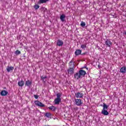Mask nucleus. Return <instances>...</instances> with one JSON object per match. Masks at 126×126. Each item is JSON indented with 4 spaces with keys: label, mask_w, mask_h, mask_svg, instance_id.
<instances>
[{
    "label": "nucleus",
    "mask_w": 126,
    "mask_h": 126,
    "mask_svg": "<svg viewBox=\"0 0 126 126\" xmlns=\"http://www.w3.org/2000/svg\"><path fill=\"white\" fill-rule=\"evenodd\" d=\"M32 84V82L30 81L29 80H27L25 82L26 86H28L29 87H30Z\"/></svg>",
    "instance_id": "obj_17"
},
{
    "label": "nucleus",
    "mask_w": 126,
    "mask_h": 126,
    "mask_svg": "<svg viewBox=\"0 0 126 126\" xmlns=\"http://www.w3.org/2000/svg\"><path fill=\"white\" fill-rule=\"evenodd\" d=\"M69 65L70 68H75V67H74V62L72 60H71L69 63Z\"/></svg>",
    "instance_id": "obj_10"
},
{
    "label": "nucleus",
    "mask_w": 126,
    "mask_h": 126,
    "mask_svg": "<svg viewBox=\"0 0 126 126\" xmlns=\"http://www.w3.org/2000/svg\"><path fill=\"white\" fill-rule=\"evenodd\" d=\"M60 102H62V98H55L54 103L55 105H60Z\"/></svg>",
    "instance_id": "obj_5"
},
{
    "label": "nucleus",
    "mask_w": 126,
    "mask_h": 126,
    "mask_svg": "<svg viewBox=\"0 0 126 126\" xmlns=\"http://www.w3.org/2000/svg\"><path fill=\"white\" fill-rule=\"evenodd\" d=\"M34 98H35V99H38V95H34Z\"/></svg>",
    "instance_id": "obj_28"
},
{
    "label": "nucleus",
    "mask_w": 126,
    "mask_h": 126,
    "mask_svg": "<svg viewBox=\"0 0 126 126\" xmlns=\"http://www.w3.org/2000/svg\"><path fill=\"white\" fill-rule=\"evenodd\" d=\"M67 72L68 74H73L74 72V68H69V69H67Z\"/></svg>",
    "instance_id": "obj_8"
},
{
    "label": "nucleus",
    "mask_w": 126,
    "mask_h": 126,
    "mask_svg": "<svg viewBox=\"0 0 126 126\" xmlns=\"http://www.w3.org/2000/svg\"><path fill=\"white\" fill-rule=\"evenodd\" d=\"M57 45L59 47H62L63 45V41L62 40L58 39L57 40Z\"/></svg>",
    "instance_id": "obj_6"
},
{
    "label": "nucleus",
    "mask_w": 126,
    "mask_h": 126,
    "mask_svg": "<svg viewBox=\"0 0 126 126\" xmlns=\"http://www.w3.org/2000/svg\"><path fill=\"white\" fill-rule=\"evenodd\" d=\"M86 24L85 23L82 22L81 23V26H82V27H84V26H85Z\"/></svg>",
    "instance_id": "obj_26"
},
{
    "label": "nucleus",
    "mask_w": 126,
    "mask_h": 126,
    "mask_svg": "<svg viewBox=\"0 0 126 126\" xmlns=\"http://www.w3.org/2000/svg\"><path fill=\"white\" fill-rule=\"evenodd\" d=\"M39 7H40V6H38V5H34V8H35V9H38V8H39Z\"/></svg>",
    "instance_id": "obj_27"
},
{
    "label": "nucleus",
    "mask_w": 126,
    "mask_h": 126,
    "mask_svg": "<svg viewBox=\"0 0 126 126\" xmlns=\"http://www.w3.org/2000/svg\"><path fill=\"white\" fill-rule=\"evenodd\" d=\"M48 108L49 110H51V111H56V110H57V108H56V107L54 106L49 107Z\"/></svg>",
    "instance_id": "obj_20"
},
{
    "label": "nucleus",
    "mask_w": 126,
    "mask_h": 126,
    "mask_svg": "<svg viewBox=\"0 0 126 126\" xmlns=\"http://www.w3.org/2000/svg\"><path fill=\"white\" fill-rule=\"evenodd\" d=\"M120 72L121 73H126V67L123 66L120 69Z\"/></svg>",
    "instance_id": "obj_13"
},
{
    "label": "nucleus",
    "mask_w": 126,
    "mask_h": 126,
    "mask_svg": "<svg viewBox=\"0 0 126 126\" xmlns=\"http://www.w3.org/2000/svg\"><path fill=\"white\" fill-rule=\"evenodd\" d=\"M18 85L20 87H22V86H24V81H23V80L19 81L18 83Z\"/></svg>",
    "instance_id": "obj_18"
},
{
    "label": "nucleus",
    "mask_w": 126,
    "mask_h": 126,
    "mask_svg": "<svg viewBox=\"0 0 126 126\" xmlns=\"http://www.w3.org/2000/svg\"><path fill=\"white\" fill-rule=\"evenodd\" d=\"M61 97H62V94L58 93L57 94V99H61Z\"/></svg>",
    "instance_id": "obj_22"
},
{
    "label": "nucleus",
    "mask_w": 126,
    "mask_h": 126,
    "mask_svg": "<svg viewBox=\"0 0 126 126\" xmlns=\"http://www.w3.org/2000/svg\"><path fill=\"white\" fill-rule=\"evenodd\" d=\"M20 54H21V52L20 51H19V50L16 51V52H15L16 55H20Z\"/></svg>",
    "instance_id": "obj_25"
},
{
    "label": "nucleus",
    "mask_w": 126,
    "mask_h": 126,
    "mask_svg": "<svg viewBox=\"0 0 126 126\" xmlns=\"http://www.w3.org/2000/svg\"><path fill=\"white\" fill-rule=\"evenodd\" d=\"M60 19L62 22H64V19H65V15L62 14L60 16Z\"/></svg>",
    "instance_id": "obj_19"
},
{
    "label": "nucleus",
    "mask_w": 126,
    "mask_h": 126,
    "mask_svg": "<svg viewBox=\"0 0 126 126\" xmlns=\"http://www.w3.org/2000/svg\"><path fill=\"white\" fill-rule=\"evenodd\" d=\"M103 109L101 111V114L104 116H108L109 115V112H108V108H109V106L106 105V103H103Z\"/></svg>",
    "instance_id": "obj_1"
},
{
    "label": "nucleus",
    "mask_w": 126,
    "mask_h": 126,
    "mask_svg": "<svg viewBox=\"0 0 126 126\" xmlns=\"http://www.w3.org/2000/svg\"><path fill=\"white\" fill-rule=\"evenodd\" d=\"M13 69H14V67L12 66H7L6 70L8 72H12Z\"/></svg>",
    "instance_id": "obj_9"
},
{
    "label": "nucleus",
    "mask_w": 126,
    "mask_h": 126,
    "mask_svg": "<svg viewBox=\"0 0 126 126\" xmlns=\"http://www.w3.org/2000/svg\"><path fill=\"white\" fill-rule=\"evenodd\" d=\"M75 96L77 98H83L84 94L81 92H78L75 94Z\"/></svg>",
    "instance_id": "obj_3"
},
{
    "label": "nucleus",
    "mask_w": 126,
    "mask_h": 126,
    "mask_svg": "<svg viewBox=\"0 0 126 126\" xmlns=\"http://www.w3.org/2000/svg\"><path fill=\"white\" fill-rule=\"evenodd\" d=\"M34 103L36 106H38V107H45V105H44V104L42 103L41 102L38 100L35 101Z\"/></svg>",
    "instance_id": "obj_4"
},
{
    "label": "nucleus",
    "mask_w": 126,
    "mask_h": 126,
    "mask_svg": "<svg viewBox=\"0 0 126 126\" xmlns=\"http://www.w3.org/2000/svg\"><path fill=\"white\" fill-rule=\"evenodd\" d=\"M76 106H81L83 104V102L80 99H75Z\"/></svg>",
    "instance_id": "obj_2"
},
{
    "label": "nucleus",
    "mask_w": 126,
    "mask_h": 126,
    "mask_svg": "<svg viewBox=\"0 0 126 126\" xmlns=\"http://www.w3.org/2000/svg\"><path fill=\"white\" fill-rule=\"evenodd\" d=\"M0 94L1 96H6V95H7L8 94V92L5 90H3L1 92Z\"/></svg>",
    "instance_id": "obj_14"
},
{
    "label": "nucleus",
    "mask_w": 126,
    "mask_h": 126,
    "mask_svg": "<svg viewBox=\"0 0 126 126\" xmlns=\"http://www.w3.org/2000/svg\"><path fill=\"white\" fill-rule=\"evenodd\" d=\"M125 35H126V32H124Z\"/></svg>",
    "instance_id": "obj_29"
},
{
    "label": "nucleus",
    "mask_w": 126,
    "mask_h": 126,
    "mask_svg": "<svg viewBox=\"0 0 126 126\" xmlns=\"http://www.w3.org/2000/svg\"><path fill=\"white\" fill-rule=\"evenodd\" d=\"M79 73H80V75H81V77H82V76H85V74H86V72L83 70H80L79 71Z\"/></svg>",
    "instance_id": "obj_12"
},
{
    "label": "nucleus",
    "mask_w": 126,
    "mask_h": 126,
    "mask_svg": "<svg viewBox=\"0 0 126 126\" xmlns=\"http://www.w3.org/2000/svg\"><path fill=\"white\" fill-rule=\"evenodd\" d=\"M112 41L109 40V39H107L105 41V45L107 47H109V48L111 47V45H112Z\"/></svg>",
    "instance_id": "obj_7"
},
{
    "label": "nucleus",
    "mask_w": 126,
    "mask_h": 126,
    "mask_svg": "<svg viewBox=\"0 0 126 126\" xmlns=\"http://www.w3.org/2000/svg\"><path fill=\"white\" fill-rule=\"evenodd\" d=\"M81 76L79 72L78 73H76L75 74H74V78H75L76 79H79L80 78H81Z\"/></svg>",
    "instance_id": "obj_11"
},
{
    "label": "nucleus",
    "mask_w": 126,
    "mask_h": 126,
    "mask_svg": "<svg viewBox=\"0 0 126 126\" xmlns=\"http://www.w3.org/2000/svg\"><path fill=\"white\" fill-rule=\"evenodd\" d=\"M47 78V76H42L41 77V79L44 81V82H46L47 80H45Z\"/></svg>",
    "instance_id": "obj_23"
},
{
    "label": "nucleus",
    "mask_w": 126,
    "mask_h": 126,
    "mask_svg": "<svg viewBox=\"0 0 126 126\" xmlns=\"http://www.w3.org/2000/svg\"><path fill=\"white\" fill-rule=\"evenodd\" d=\"M81 48L83 50H85V49H86V48H87V44H82L81 45Z\"/></svg>",
    "instance_id": "obj_21"
},
{
    "label": "nucleus",
    "mask_w": 126,
    "mask_h": 126,
    "mask_svg": "<svg viewBox=\"0 0 126 126\" xmlns=\"http://www.w3.org/2000/svg\"><path fill=\"white\" fill-rule=\"evenodd\" d=\"M49 1V0H39L38 2V4H41V3H46V2Z\"/></svg>",
    "instance_id": "obj_15"
},
{
    "label": "nucleus",
    "mask_w": 126,
    "mask_h": 126,
    "mask_svg": "<svg viewBox=\"0 0 126 126\" xmlns=\"http://www.w3.org/2000/svg\"><path fill=\"white\" fill-rule=\"evenodd\" d=\"M45 116L47 117V118H50L51 117V113H47L45 114Z\"/></svg>",
    "instance_id": "obj_24"
},
{
    "label": "nucleus",
    "mask_w": 126,
    "mask_h": 126,
    "mask_svg": "<svg viewBox=\"0 0 126 126\" xmlns=\"http://www.w3.org/2000/svg\"><path fill=\"white\" fill-rule=\"evenodd\" d=\"M75 55L76 56H79V55H81V50H80V49L76 50L75 52Z\"/></svg>",
    "instance_id": "obj_16"
}]
</instances>
